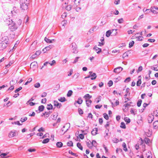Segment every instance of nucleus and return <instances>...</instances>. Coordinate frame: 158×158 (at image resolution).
I'll use <instances>...</instances> for the list:
<instances>
[{
  "instance_id": "nucleus-24",
  "label": "nucleus",
  "mask_w": 158,
  "mask_h": 158,
  "mask_svg": "<svg viewBox=\"0 0 158 158\" xmlns=\"http://www.w3.org/2000/svg\"><path fill=\"white\" fill-rule=\"evenodd\" d=\"M44 109V106L43 105H41L38 107V110L40 112L43 111Z\"/></svg>"
},
{
  "instance_id": "nucleus-23",
  "label": "nucleus",
  "mask_w": 158,
  "mask_h": 158,
  "mask_svg": "<svg viewBox=\"0 0 158 158\" xmlns=\"http://www.w3.org/2000/svg\"><path fill=\"white\" fill-rule=\"evenodd\" d=\"M16 135V133L15 132L11 131L9 134L8 136L9 137H11L15 136Z\"/></svg>"
},
{
  "instance_id": "nucleus-48",
  "label": "nucleus",
  "mask_w": 158,
  "mask_h": 158,
  "mask_svg": "<svg viewBox=\"0 0 158 158\" xmlns=\"http://www.w3.org/2000/svg\"><path fill=\"white\" fill-rule=\"evenodd\" d=\"M104 118L106 120H108L109 118L108 114L105 113L103 114Z\"/></svg>"
},
{
  "instance_id": "nucleus-20",
  "label": "nucleus",
  "mask_w": 158,
  "mask_h": 158,
  "mask_svg": "<svg viewBox=\"0 0 158 158\" xmlns=\"http://www.w3.org/2000/svg\"><path fill=\"white\" fill-rule=\"evenodd\" d=\"M86 105L87 106L89 107L91 105V104L92 102V101L90 99H88L85 100Z\"/></svg>"
},
{
  "instance_id": "nucleus-27",
  "label": "nucleus",
  "mask_w": 158,
  "mask_h": 158,
  "mask_svg": "<svg viewBox=\"0 0 158 158\" xmlns=\"http://www.w3.org/2000/svg\"><path fill=\"white\" fill-rule=\"evenodd\" d=\"M58 100L61 102H64L66 101L65 98L64 97H61L58 99Z\"/></svg>"
},
{
  "instance_id": "nucleus-44",
  "label": "nucleus",
  "mask_w": 158,
  "mask_h": 158,
  "mask_svg": "<svg viewBox=\"0 0 158 158\" xmlns=\"http://www.w3.org/2000/svg\"><path fill=\"white\" fill-rule=\"evenodd\" d=\"M120 127L123 129H125L126 128V126L124 122H122L121 123Z\"/></svg>"
},
{
  "instance_id": "nucleus-35",
  "label": "nucleus",
  "mask_w": 158,
  "mask_h": 158,
  "mask_svg": "<svg viewBox=\"0 0 158 158\" xmlns=\"http://www.w3.org/2000/svg\"><path fill=\"white\" fill-rule=\"evenodd\" d=\"M73 93V91L72 90H69L67 94V96L68 97H70L72 94Z\"/></svg>"
},
{
  "instance_id": "nucleus-56",
  "label": "nucleus",
  "mask_w": 158,
  "mask_h": 158,
  "mask_svg": "<svg viewBox=\"0 0 158 158\" xmlns=\"http://www.w3.org/2000/svg\"><path fill=\"white\" fill-rule=\"evenodd\" d=\"M118 21L119 23H122L123 22L124 20L123 18H121L118 19Z\"/></svg>"
},
{
  "instance_id": "nucleus-28",
  "label": "nucleus",
  "mask_w": 158,
  "mask_h": 158,
  "mask_svg": "<svg viewBox=\"0 0 158 158\" xmlns=\"http://www.w3.org/2000/svg\"><path fill=\"white\" fill-rule=\"evenodd\" d=\"M63 145V143L61 142H57L56 143V146L59 148L61 147Z\"/></svg>"
},
{
  "instance_id": "nucleus-6",
  "label": "nucleus",
  "mask_w": 158,
  "mask_h": 158,
  "mask_svg": "<svg viewBox=\"0 0 158 158\" xmlns=\"http://www.w3.org/2000/svg\"><path fill=\"white\" fill-rule=\"evenodd\" d=\"M117 30V29H112V30H109L107 31L106 34V36L107 37H109L110 35L114 31L115 32V33L114 34V35H115L117 34V32L116 31Z\"/></svg>"
},
{
  "instance_id": "nucleus-60",
  "label": "nucleus",
  "mask_w": 158,
  "mask_h": 158,
  "mask_svg": "<svg viewBox=\"0 0 158 158\" xmlns=\"http://www.w3.org/2000/svg\"><path fill=\"white\" fill-rule=\"evenodd\" d=\"M62 17L63 19L65 18L67 16V13L66 12H64L62 15Z\"/></svg>"
},
{
  "instance_id": "nucleus-4",
  "label": "nucleus",
  "mask_w": 158,
  "mask_h": 158,
  "mask_svg": "<svg viewBox=\"0 0 158 158\" xmlns=\"http://www.w3.org/2000/svg\"><path fill=\"white\" fill-rule=\"evenodd\" d=\"M17 28L18 27L15 22L11 24V25L9 27V29L11 31L16 30Z\"/></svg>"
},
{
  "instance_id": "nucleus-17",
  "label": "nucleus",
  "mask_w": 158,
  "mask_h": 158,
  "mask_svg": "<svg viewBox=\"0 0 158 158\" xmlns=\"http://www.w3.org/2000/svg\"><path fill=\"white\" fill-rule=\"evenodd\" d=\"M98 129L97 128H94L91 132L92 135H95L97 134Z\"/></svg>"
},
{
  "instance_id": "nucleus-25",
  "label": "nucleus",
  "mask_w": 158,
  "mask_h": 158,
  "mask_svg": "<svg viewBox=\"0 0 158 158\" xmlns=\"http://www.w3.org/2000/svg\"><path fill=\"white\" fill-rule=\"evenodd\" d=\"M37 63L36 61H34L31 63L30 66H32L33 68H35L37 65Z\"/></svg>"
},
{
  "instance_id": "nucleus-50",
  "label": "nucleus",
  "mask_w": 158,
  "mask_h": 158,
  "mask_svg": "<svg viewBox=\"0 0 158 158\" xmlns=\"http://www.w3.org/2000/svg\"><path fill=\"white\" fill-rule=\"evenodd\" d=\"M131 81V78L130 77H128L126 78L124 81V82L125 83H127L130 81Z\"/></svg>"
},
{
  "instance_id": "nucleus-19",
  "label": "nucleus",
  "mask_w": 158,
  "mask_h": 158,
  "mask_svg": "<svg viewBox=\"0 0 158 158\" xmlns=\"http://www.w3.org/2000/svg\"><path fill=\"white\" fill-rule=\"evenodd\" d=\"M153 128L155 129H157L158 128V121H155L153 124Z\"/></svg>"
},
{
  "instance_id": "nucleus-57",
  "label": "nucleus",
  "mask_w": 158,
  "mask_h": 158,
  "mask_svg": "<svg viewBox=\"0 0 158 158\" xmlns=\"http://www.w3.org/2000/svg\"><path fill=\"white\" fill-rule=\"evenodd\" d=\"M113 142L114 143H117L119 142V140L116 138H114L113 139Z\"/></svg>"
},
{
  "instance_id": "nucleus-61",
  "label": "nucleus",
  "mask_w": 158,
  "mask_h": 158,
  "mask_svg": "<svg viewBox=\"0 0 158 158\" xmlns=\"http://www.w3.org/2000/svg\"><path fill=\"white\" fill-rule=\"evenodd\" d=\"M47 101V99L46 98L42 99L41 101V103H45Z\"/></svg>"
},
{
  "instance_id": "nucleus-33",
  "label": "nucleus",
  "mask_w": 158,
  "mask_h": 158,
  "mask_svg": "<svg viewBox=\"0 0 158 158\" xmlns=\"http://www.w3.org/2000/svg\"><path fill=\"white\" fill-rule=\"evenodd\" d=\"M134 43V41L133 40H131V41L130 42L129 44V48L132 47L133 46Z\"/></svg>"
},
{
  "instance_id": "nucleus-37",
  "label": "nucleus",
  "mask_w": 158,
  "mask_h": 158,
  "mask_svg": "<svg viewBox=\"0 0 158 158\" xmlns=\"http://www.w3.org/2000/svg\"><path fill=\"white\" fill-rule=\"evenodd\" d=\"M92 146H94L95 147H96L97 146V143L96 141L95 140H93L92 141Z\"/></svg>"
},
{
  "instance_id": "nucleus-45",
  "label": "nucleus",
  "mask_w": 158,
  "mask_h": 158,
  "mask_svg": "<svg viewBox=\"0 0 158 158\" xmlns=\"http://www.w3.org/2000/svg\"><path fill=\"white\" fill-rule=\"evenodd\" d=\"M40 86V83L39 82H37L34 85V86L36 88H38Z\"/></svg>"
},
{
  "instance_id": "nucleus-54",
  "label": "nucleus",
  "mask_w": 158,
  "mask_h": 158,
  "mask_svg": "<svg viewBox=\"0 0 158 158\" xmlns=\"http://www.w3.org/2000/svg\"><path fill=\"white\" fill-rule=\"evenodd\" d=\"M22 89V87L20 86V87H19V88H18V89H16L15 91V93H17V92H18L20 90H21Z\"/></svg>"
},
{
  "instance_id": "nucleus-36",
  "label": "nucleus",
  "mask_w": 158,
  "mask_h": 158,
  "mask_svg": "<svg viewBox=\"0 0 158 158\" xmlns=\"http://www.w3.org/2000/svg\"><path fill=\"white\" fill-rule=\"evenodd\" d=\"M141 83V78H139L138 79V81L136 82V85L137 86H140Z\"/></svg>"
},
{
  "instance_id": "nucleus-12",
  "label": "nucleus",
  "mask_w": 158,
  "mask_h": 158,
  "mask_svg": "<svg viewBox=\"0 0 158 158\" xmlns=\"http://www.w3.org/2000/svg\"><path fill=\"white\" fill-rule=\"evenodd\" d=\"M123 69V68L121 67H119L115 68L114 70V72L115 73H119Z\"/></svg>"
},
{
  "instance_id": "nucleus-29",
  "label": "nucleus",
  "mask_w": 158,
  "mask_h": 158,
  "mask_svg": "<svg viewBox=\"0 0 158 158\" xmlns=\"http://www.w3.org/2000/svg\"><path fill=\"white\" fill-rule=\"evenodd\" d=\"M47 108L48 110H52L53 109V106L51 104H48Z\"/></svg>"
},
{
  "instance_id": "nucleus-34",
  "label": "nucleus",
  "mask_w": 158,
  "mask_h": 158,
  "mask_svg": "<svg viewBox=\"0 0 158 158\" xmlns=\"http://www.w3.org/2000/svg\"><path fill=\"white\" fill-rule=\"evenodd\" d=\"M77 147L79 149H80L81 150H83V147L81 146V144L80 143H77Z\"/></svg>"
},
{
  "instance_id": "nucleus-59",
  "label": "nucleus",
  "mask_w": 158,
  "mask_h": 158,
  "mask_svg": "<svg viewBox=\"0 0 158 158\" xmlns=\"http://www.w3.org/2000/svg\"><path fill=\"white\" fill-rule=\"evenodd\" d=\"M103 147L104 149L105 150L106 153H107L108 152V148L105 146V144H103Z\"/></svg>"
},
{
  "instance_id": "nucleus-14",
  "label": "nucleus",
  "mask_w": 158,
  "mask_h": 158,
  "mask_svg": "<svg viewBox=\"0 0 158 158\" xmlns=\"http://www.w3.org/2000/svg\"><path fill=\"white\" fill-rule=\"evenodd\" d=\"M154 118V116L153 115L151 114L148 116V121L149 123H151L153 121Z\"/></svg>"
},
{
  "instance_id": "nucleus-62",
  "label": "nucleus",
  "mask_w": 158,
  "mask_h": 158,
  "mask_svg": "<svg viewBox=\"0 0 158 158\" xmlns=\"http://www.w3.org/2000/svg\"><path fill=\"white\" fill-rule=\"evenodd\" d=\"M103 121L102 118H99V122L100 125H102L103 123Z\"/></svg>"
},
{
  "instance_id": "nucleus-15",
  "label": "nucleus",
  "mask_w": 158,
  "mask_h": 158,
  "mask_svg": "<svg viewBox=\"0 0 158 158\" xmlns=\"http://www.w3.org/2000/svg\"><path fill=\"white\" fill-rule=\"evenodd\" d=\"M52 112L49 111L48 112H45L44 113H43L41 115V116L43 117L44 116H45V117L47 118H48L49 115Z\"/></svg>"
},
{
  "instance_id": "nucleus-63",
  "label": "nucleus",
  "mask_w": 158,
  "mask_h": 158,
  "mask_svg": "<svg viewBox=\"0 0 158 158\" xmlns=\"http://www.w3.org/2000/svg\"><path fill=\"white\" fill-rule=\"evenodd\" d=\"M120 1V0H115L114 3L116 5H118Z\"/></svg>"
},
{
  "instance_id": "nucleus-40",
  "label": "nucleus",
  "mask_w": 158,
  "mask_h": 158,
  "mask_svg": "<svg viewBox=\"0 0 158 158\" xmlns=\"http://www.w3.org/2000/svg\"><path fill=\"white\" fill-rule=\"evenodd\" d=\"M124 120L127 123V124L129 123L131 121L130 119L128 117L125 118Z\"/></svg>"
},
{
  "instance_id": "nucleus-11",
  "label": "nucleus",
  "mask_w": 158,
  "mask_h": 158,
  "mask_svg": "<svg viewBox=\"0 0 158 158\" xmlns=\"http://www.w3.org/2000/svg\"><path fill=\"white\" fill-rule=\"evenodd\" d=\"M53 103L54 106H56L58 108H60L62 106L61 103H59L57 101H54Z\"/></svg>"
},
{
  "instance_id": "nucleus-31",
  "label": "nucleus",
  "mask_w": 158,
  "mask_h": 158,
  "mask_svg": "<svg viewBox=\"0 0 158 158\" xmlns=\"http://www.w3.org/2000/svg\"><path fill=\"white\" fill-rule=\"evenodd\" d=\"M123 147V150L125 152H127V149L126 147V145L125 143L124 142L123 143L122 145Z\"/></svg>"
},
{
  "instance_id": "nucleus-64",
  "label": "nucleus",
  "mask_w": 158,
  "mask_h": 158,
  "mask_svg": "<svg viewBox=\"0 0 158 158\" xmlns=\"http://www.w3.org/2000/svg\"><path fill=\"white\" fill-rule=\"evenodd\" d=\"M79 136L80 138L81 139H82L84 138V135L82 134H80L79 135Z\"/></svg>"
},
{
  "instance_id": "nucleus-41",
  "label": "nucleus",
  "mask_w": 158,
  "mask_h": 158,
  "mask_svg": "<svg viewBox=\"0 0 158 158\" xmlns=\"http://www.w3.org/2000/svg\"><path fill=\"white\" fill-rule=\"evenodd\" d=\"M72 6L71 5H69L67 6L65 8V9L68 11L70 10L72 8Z\"/></svg>"
},
{
  "instance_id": "nucleus-9",
  "label": "nucleus",
  "mask_w": 158,
  "mask_h": 158,
  "mask_svg": "<svg viewBox=\"0 0 158 158\" xmlns=\"http://www.w3.org/2000/svg\"><path fill=\"white\" fill-rule=\"evenodd\" d=\"M89 73L90 74L91 77V80H93L95 79L96 77L97 76L96 73H93L92 72L90 71L89 72Z\"/></svg>"
},
{
  "instance_id": "nucleus-51",
  "label": "nucleus",
  "mask_w": 158,
  "mask_h": 158,
  "mask_svg": "<svg viewBox=\"0 0 158 158\" xmlns=\"http://www.w3.org/2000/svg\"><path fill=\"white\" fill-rule=\"evenodd\" d=\"M78 112H79V114L80 115H81L82 114H83V110L81 108H78Z\"/></svg>"
},
{
  "instance_id": "nucleus-43",
  "label": "nucleus",
  "mask_w": 158,
  "mask_h": 158,
  "mask_svg": "<svg viewBox=\"0 0 158 158\" xmlns=\"http://www.w3.org/2000/svg\"><path fill=\"white\" fill-rule=\"evenodd\" d=\"M121 79V77H118L117 78H115L114 79V82L117 83L118 81L120 80Z\"/></svg>"
},
{
  "instance_id": "nucleus-55",
  "label": "nucleus",
  "mask_w": 158,
  "mask_h": 158,
  "mask_svg": "<svg viewBox=\"0 0 158 158\" xmlns=\"http://www.w3.org/2000/svg\"><path fill=\"white\" fill-rule=\"evenodd\" d=\"M79 58H80V57H76L75 58L74 61L73 62V64H75V63H76V62H77L78 61V60Z\"/></svg>"
},
{
  "instance_id": "nucleus-58",
  "label": "nucleus",
  "mask_w": 158,
  "mask_h": 158,
  "mask_svg": "<svg viewBox=\"0 0 158 158\" xmlns=\"http://www.w3.org/2000/svg\"><path fill=\"white\" fill-rule=\"evenodd\" d=\"M12 124H17L18 125H22V124H21L19 122V121H16V122H14V123H12Z\"/></svg>"
},
{
  "instance_id": "nucleus-42",
  "label": "nucleus",
  "mask_w": 158,
  "mask_h": 158,
  "mask_svg": "<svg viewBox=\"0 0 158 158\" xmlns=\"http://www.w3.org/2000/svg\"><path fill=\"white\" fill-rule=\"evenodd\" d=\"M142 102V100L141 99H139L138 100L137 102V105L138 107H140L141 105Z\"/></svg>"
},
{
  "instance_id": "nucleus-13",
  "label": "nucleus",
  "mask_w": 158,
  "mask_h": 158,
  "mask_svg": "<svg viewBox=\"0 0 158 158\" xmlns=\"http://www.w3.org/2000/svg\"><path fill=\"white\" fill-rule=\"evenodd\" d=\"M93 49L95 50V51L98 54H99L102 52L101 48L98 47L96 45L94 47Z\"/></svg>"
},
{
  "instance_id": "nucleus-49",
  "label": "nucleus",
  "mask_w": 158,
  "mask_h": 158,
  "mask_svg": "<svg viewBox=\"0 0 158 158\" xmlns=\"http://www.w3.org/2000/svg\"><path fill=\"white\" fill-rule=\"evenodd\" d=\"M8 153H2L0 155V156L2 158H5V156H6Z\"/></svg>"
},
{
  "instance_id": "nucleus-22",
  "label": "nucleus",
  "mask_w": 158,
  "mask_h": 158,
  "mask_svg": "<svg viewBox=\"0 0 158 158\" xmlns=\"http://www.w3.org/2000/svg\"><path fill=\"white\" fill-rule=\"evenodd\" d=\"M91 98L92 96L89 95V94H86L84 96V98H85V100L88 99H90Z\"/></svg>"
},
{
  "instance_id": "nucleus-32",
  "label": "nucleus",
  "mask_w": 158,
  "mask_h": 158,
  "mask_svg": "<svg viewBox=\"0 0 158 158\" xmlns=\"http://www.w3.org/2000/svg\"><path fill=\"white\" fill-rule=\"evenodd\" d=\"M101 96H99L95 99V101L97 103H98L101 100Z\"/></svg>"
},
{
  "instance_id": "nucleus-8",
  "label": "nucleus",
  "mask_w": 158,
  "mask_h": 158,
  "mask_svg": "<svg viewBox=\"0 0 158 158\" xmlns=\"http://www.w3.org/2000/svg\"><path fill=\"white\" fill-rule=\"evenodd\" d=\"M151 12H152L153 13H158V8L157 6H154L153 7L151 8Z\"/></svg>"
},
{
  "instance_id": "nucleus-1",
  "label": "nucleus",
  "mask_w": 158,
  "mask_h": 158,
  "mask_svg": "<svg viewBox=\"0 0 158 158\" xmlns=\"http://www.w3.org/2000/svg\"><path fill=\"white\" fill-rule=\"evenodd\" d=\"M7 31H6L2 34V38H1V42H6V43L8 44H9V39L8 37L7 36H5V35H7Z\"/></svg>"
},
{
  "instance_id": "nucleus-7",
  "label": "nucleus",
  "mask_w": 158,
  "mask_h": 158,
  "mask_svg": "<svg viewBox=\"0 0 158 158\" xmlns=\"http://www.w3.org/2000/svg\"><path fill=\"white\" fill-rule=\"evenodd\" d=\"M41 53V52L40 50H38L37 51L35 54L32 55L30 58L32 59H34L39 56Z\"/></svg>"
},
{
  "instance_id": "nucleus-10",
  "label": "nucleus",
  "mask_w": 158,
  "mask_h": 158,
  "mask_svg": "<svg viewBox=\"0 0 158 158\" xmlns=\"http://www.w3.org/2000/svg\"><path fill=\"white\" fill-rule=\"evenodd\" d=\"M5 22L9 26V27L10 25H11V24L14 23L11 19L10 18L8 19H7L6 21H5Z\"/></svg>"
},
{
  "instance_id": "nucleus-26",
  "label": "nucleus",
  "mask_w": 158,
  "mask_h": 158,
  "mask_svg": "<svg viewBox=\"0 0 158 158\" xmlns=\"http://www.w3.org/2000/svg\"><path fill=\"white\" fill-rule=\"evenodd\" d=\"M86 144L87 146L89 148H92V143L91 142L90 140L86 142Z\"/></svg>"
},
{
  "instance_id": "nucleus-21",
  "label": "nucleus",
  "mask_w": 158,
  "mask_h": 158,
  "mask_svg": "<svg viewBox=\"0 0 158 158\" xmlns=\"http://www.w3.org/2000/svg\"><path fill=\"white\" fill-rule=\"evenodd\" d=\"M44 40L47 43H51L52 42V41H55V40H50L46 37L44 38Z\"/></svg>"
},
{
  "instance_id": "nucleus-38",
  "label": "nucleus",
  "mask_w": 158,
  "mask_h": 158,
  "mask_svg": "<svg viewBox=\"0 0 158 158\" xmlns=\"http://www.w3.org/2000/svg\"><path fill=\"white\" fill-rule=\"evenodd\" d=\"M27 119V117H24V118H20V121L22 122L23 123L24 122L26 121Z\"/></svg>"
},
{
  "instance_id": "nucleus-47",
  "label": "nucleus",
  "mask_w": 158,
  "mask_h": 158,
  "mask_svg": "<svg viewBox=\"0 0 158 158\" xmlns=\"http://www.w3.org/2000/svg\"><path fill=\"white\" fill-rule=\"evenodd\" d=\"M67 145L69 146H73V143L72 141H69L67 143Z\"/></svg>"
},
{
  "instance_id": "nucleus-18",
  "label": "nucleus",
  "mask_w": 158,
  "mask_h": 158,
  "mask_svg": "<svg viewBox=\"0 0 158 158\" xmlns=\"http://www.w3.org/2000/svg\"><path fill=\"white\" fill-rule=\"evenodd\" d=\"M58 116V114L57 112L54 113L52 114L51 115L52 118L54 120H56L57 117Z\"/></svg>"
},
{
  "instance_id": "nucleus-46",
  "label": "nucleus",
  "mask_w": 158,
  "mask_h": 158,
  "mask_svg": "<svg viewBox=\"0 0 158 158\" xmlns=\"http://www.w3.org/2000/svg\"><path fill=\"white\" fill-rule=\"evenodd\" d=\"M69 153L70 154H71V155H73L74 156H75L76 157L78 156V155H77L76 154L73 153L72 152L71 150H69Z\"/></svg>"
},
{
  "instance_id": "nucleus-5",
  "label": "nucleus",
  "mask_w": 158,
  "mask_h": 158,
  "mask_svg": "<svg viewBox=\"0 0 158 158\" xmlns=\"http://www.w3.org/2000/svg\"><path fill=\"white\" fill-rule=\"evenodd\" d=\"M9 44L6 43V42H1L0 43V50H3L6 48Z\"/></svg>"
},
{
  "instance_id": "nucleus-3",
  "label": "nucleus",
  "mask_w": 158,
  "mask_h": 158,
  "mask_svg": "<svg viewBox=\"0 0 158 158\" xmlns=\"http://www.w3.org/2000/svg\"><path fill=\"white\" fill-rule=\"evenodd\" d=\"M29 5V3L26 2H20V8L23 10H27L28 8V6Z\"/></svg>"
},
{
  "instance_id": "nucleus-16",
  "label": "nucleus",
  "mask_w": 158,
  "mask_h": 158,
  "mask_svg": "<svg viewBox=\"0 0 158 158\" xmlns=\"http://www.w3.org/2000/svg\"><path fill=\"white\" fill-rule=\"evenodd\" d=\"M80 0H74L73 1L74 2V7H77L79 6L80 4Z\"/></svg>"
},
{
  "instance_id": "nucleus-2",
  "label": "nucleus",
  "mask_w": 158,
  "mask_h": 158,
  "mask_svg": "<svg viewBox=\"0 0 158 158\" xmlns=\"http://www.w3.org/2000/svg\"><path fill=\"white\" fill-rule=\"evenodd\" d=\"M70 47H71L72 52L73 53H77L78 52L77 46L75 43H72Z\"/></svg>"
},
{
  "instance_id": "nucleus-39",
  "label": "nucleus",
  "mask_w": 158,
  "mask_h": 158,
  "mask_svg": "<svg viewBox=\"0 0 158 158\" xmlns=\"http://www.w3.org/2000/svg\"><path fill=\"white\" fill-rule=\"evenodd\" d=\"M49 141V138H46L44 139L42 141V143L44 144H45L48 143Z\"/></svg>"
},
{
  "instance_id": "nucleus-52",
  "label": "nucleus",
  "mask_w": 158,
  "mask_h": 158,
  "mask_svg": "<svg viewBox=\"0 0 158 158\" xmlns=\"http://www.w3.org/2000/svg\"><path fill=\"white\" fill-rule=\"evenodd\" d=\"M79 73H76L73 76V78H75L77 79V78L79 76Z\"/></svg>"
},
{
  "instance_id": "nucleus-53",
  "label": "nucleus",
  "mask_w": 158,
  "mask_h": 158,
  "mask_svg": "<svg viewBox=\"0 0 158 158\" xmlns=\"http://www.w3.org/2000/svg\"><path fill=\"white\" fill-rule=\"evenodd\" d=\"M113 81H112L110 80L109 81L108 83V85L109 87H110L113 85Z\"/></svg>"
},
{
  "instance_id": "nucleus-30",
  "label": "nucleus",
  "mask_w": 158,
  "mask_h": 158,
  "mask_svg": "<svg viewBox=\"0 0 158 158\" xmlns=\"http://www.w3.org/2000/svg\"><path fill=\"white\" fill-rule=\"evenodd\" d=\"M82 102L83 100L81 98H79L78 100L76 101L77 103L79 104H81L82 103Z\"/></svg>"
}]
</instances>
